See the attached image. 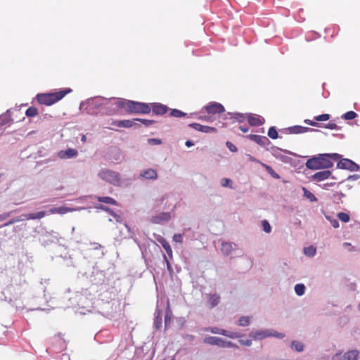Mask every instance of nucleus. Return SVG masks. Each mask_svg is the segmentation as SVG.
<instances>
[{"label": "nucleus", "instance_id": "ea45409f", "mask_svg": "<svg viewBox=\"0 0 360 360\" xmlns=\"http://www.w3.org/2000/svg\"><path fill=\"white\" fill-rule=\"evenodd\" d=\"M263 166L266 169V170L268 172L269 174H271L274 178L278 179L279 176L278 174L275 172V171L269 165L263 164Z\"/></svg>", "mask_w": 360, "mask_h": 360}, {"label": "nucleus", "instance_id": "c9c22d12", "mask_svg": "<svg viewBox=\"0 0 360 360\" xmlns=\"http://www.w3.org/2000/svg\"><path fill=\"white\" fill-rule=\"evenodd\" d=\"M357 114L354 111H348L342 115V118L345 120H353L356 118Z\"/></svg>", "mask_w": 360, "mask_h": 360}, {"label": "nucleus", "instance_id": "338daca9", "mask_svg": "<svg viewBox=\"0 0 360 360\" xmlns=\"http://www.w3.org/2000/svg\"><path fill=\"white\" fill-rule=\"evenodd\" d=\"M343 245L345 247V248H349L351 246V244L349 243H344Z\"/></svg>", "mask_w": 360, "mask_h": 360}, {"label": "nucleus", "instance_id": "3c124183", "mask_svg": "<svg viewBox=\"0 0 360 360\" xmlns=\"http://www.w3.org/2000/svg\"><path fill=\"white\" fill-rule=\"evenodd\" d=\"M170 217V215L169 213H162L161 214V217H157L155 219H164V220H168Z\"/></svg>", "mask_w": 360, "mask_h": 360}, {"label": "nucleus", "instance_id": "bf43d9fd", "mask_svg": "<svg viewBox=\"0 0 360 360\" xmlns=\"http://www.w3.org/2000/svg\"><path fill=\"white\" fill-rule=\"evenodd\" d=\"M164 257H165V260H166V262H167V269H168L169 271H171V272H172V266H171L170 263H169V261L167 260V257H166V256H165V255L164 256Z\"/></svg>", "mask_w": 360, "mask_h": 360}, {"label": "nucleus", "instance_id": "2f4dec72", "mask_svg": "<svg viewBox=\"0 0 360 360\" xmlns=\"http://www.w3.org/2000/svg\"><path fill=\"white\" fill-rule=\"evenodd\" d=\"M65 155H60L61 158H70L75 156L77 154V151L75 149L69 148L64 152Z\"/></svg>", "mask_w": 360, "mask_h": 360}, {"label": "nucleus", "instance_id": "0e129e2a", "mask_svg": "<svg viewBox=\"0 0 360 360\" xmlns=\"http://www.w3.org/2000/svg\"><path fill=\"white\" fill-rule=\"evenodd\" d=\"M113 215H114V217H115V219H116L117 221H119V222H120V221H121L120 220V216L117 215V214H115V213L113 214Z\"/></svg>", "mask_w": 360, "mask_h": 360}, {"label": "nucleus", "instance_id": "dca6fc26", "mask_svg": "<svg viewBox=\"0 0 360 360\" xmlns=\"http://www.w3.org/2000/svg\"><path fill=\"white\" fill-rule=\"evenodd\" d=\"M140 175L141 177L148 180H155L158 178L156 170L150 168L142 171Z\"/></svg>", "mask_w": 360, "mask_h": 360}, {"label": "nucleus", "instance_id": "13d9d810", "mask_svg": "<svg viewBox=\"0 0 360 360\" xmlns=\"http://www.w3.org/2000/svg\"><path fill=\"white\" fill-rule=\"evenodd\" d=\"M239 129L244 133H246L249 131V128L246 126H240Z\"/></svg>", "mask_w": 360, "mask_h": 360}, {"label": "nucleus", "instance_id": "393cba45", "mask_svg": "<svg viewBox=\"0 0 360 360\" xmlns=\"http://www.w3.org/2000/svg\"><path fill=\"white\" fill-rule=\"evenodd\" d=\"M159 242L161 243L162 248L165 250V251L167 252V255H169L170 257H172V250L171 246L169 244V243L165 239H164V238H162V240H159Z\"/></svg>", "mask_w": 360, "mask_h": 360}, {"label": "nucleus", "instance_id": "6ab92c4d", "mask_svg": "<svg viewBox=\"0 0 360 360\" xmlns=\"http://www.w3.org/2000/svg\"><path fill=\"white\" fill-rule=\"evenodd\" d=\"M288 131L290 134H302L307 131H315L314 129L302 127V126H293L288 128Z\"/></svg>", "mask_w": 360, "mask_h": 360}, {"label": "nucleus", "instance_id": "7ed1b4c3", "mask_svg": "<svg viewBox=\"0 0 360 360\" xmlns=\"http://www.w3.org/2000/svg\"><path fill=\"white\" fill-rule=\"evenodd\" d=\"M71 91L70 89H65L55 93L39 94L37 96V100L40 104L51 105L61 100L66 94Z\"/></svg>", "mask_w": 360, "mask_h": 360}, {"label": "nucleus", "instance_id": "4d7b16f0", "mask_svg": "<svg viewBox=\"0 0 360 360\" xmlns=\"http://www.w3.org/2000/svg\"><path fill=\"white\" fill-rule=\"evenodd\" d=\"M331 224L335 229L339 227V222L336 219H334L333 221H332Z\"/></svg>", "mask_w": 360, "mask_h": 360}, {"label": "nucleus", "instance_id": "bb28decb", "mask_svg": "<svg viewBox=\"0 0 360 360\" xmlns=\"http://www.w3.org/2000/svg\"><path fill=\"white\" fill-rule=\"evenodd\" d=\"M221 250L224 255H229L232 250L231 244L229 243H223L221 244Z\"/></svg>", "mask_w": 360, "mask_h": 360}, {"label": "nucleus", "instance_id": "864d4df0", "mask_svg": "<svg viewBox=\"0 0 360 360\" xmlns=\"http://www.w3.org/2000/svg\"><path fill=\"white\" fill-rule=\"evenodd\" d=\"M170 321H171V317L169 316V315L168 314H166L165 317V327L169 324L170 323Z\"/></svg>", "mask_w": 360, "mask_h": 360}, {"label": "nucleus", "instance_id": "603ef678", "mask_svg": "<svg viewBox=\"0 0 360 360\" xmlns=\"http://www.w3.org/2000/svg\"><path fill=\"white\" fill-rule=\"evenodd\" d=\"M271 336H274V337L278 338H283L285 337V334L277 333V332H274V333H271Z\"/></svg>", "mask_w": 360, "mask_h": 360}, {"label": "nucleus", "instance_id": "8fccbe9b", "mask_svg": "<svg viewBox=\"0 0 360 360\" xmlns=\"http://www.w3.org/2000/svg\"><path fill=\"white\" fill-rule=\"evenodd\" d=\"M12 212H5L2 214H0V222L2 221L6 220L7 218H8L11 215Z\"/></svg>", "mask_w": 360, "mask_h": 360}, {"label": "nucleus", "instance_id": "680f3d73", "mask_svg": "<svg viewBox=\"0 0 360 360\" xmlns=\"http://www.w3.org/2000/svg\"><path fill=\"white\" fill-rule=\"evenodd\" d=\"M150 142H153L154 143H156V144H160L161 143L160 140L159 139H151L150 140Z\"/></svg>", "mask_w": 360, "mask_h": 360}, {"label": "nucleus", "instance_id": "72a5a7b5", "mask_svg": "<svg viewBox=\"0 0 360 360\" xmlns=\"http://www.w3.org/2000/svg\"><path fill=\"white\" fill-rule=\"evenodd\" d=\"M23 220H25V217H23V215L19 216V217H17L11 219L10 221H8V222L5 223L4 226H7L11 225V224H13L14 223L19 222V221H23Z\"/></svg>", "mask_w": 360, "mask_h": 360}, {"label": "nucleus", "instance_id": "052dcab7", "mask_svg": "<svg viewBox=\"0 0 360 360\" xmlns=\"http://www.w3.org/2000/svg\"><path fill=\"white\" fill-rule=\"evenodd\" d=\"M200 119L205 120V121H210V117L208 115H204V116H200Z\"/></svg>", "mask_w": 360, "mask_h": 360}, {"label": "nucleus", "instance_id": "6e6552de", "mask_svg": "<svg viewBox=\"0 0 360 360\" xmlns=\"http://www.w3.org/2000/svg\"><path fill=\"white\" fill-rule=\"evenodd\" d=\"M206 331H210V333H212L213 334L222 335L229 337L230 338H238L241 337V335H240L237 333L229 332L228 330H226L224 329H221L217 327L208 328L206 329Z\"/></svg>", "mask_w": 360, "mask_h": 360}, {"label": "nucleus", "instance_id": "f257e3e1", "mask_svg": "<svg viewBox=\"0 0 360 360\" xmlns=\"http://www.w3.org/2000/svg\"><path fill=\"white\" fill-rule=\"evenodd\" d=\"M341 158L338 153H323L309 158L306 167L311 169H328L333 166V161H338Z\"/></svg>", "mask_w": 360, "mask_h": 360}, {"label": "nucleus", "instance_id": "f8f14e48", "mask_svg": "<svg viewBox=\"0 0 360 360\" xmlns=\"http://www.w3.org/2000/svg\"><path fill=\"white\" fill-rule=\"evenodd\" d=\"M188 127L195 129L196 131L203 132V133H212V132H217V130L216 128L205 125H202L198 123H191L188 124Z\"/></svg>", "mask_w": 360, "mask_h": 360}, {"label": "nucleus", "instance_id": "49530a36", "mask_svg": "<svg viewBox=\"0 0 360 360\" xmlns=\"http://www.w3.org/2000/svg\"><path fill=\"white\" fill-rule=\"evenodd\" d=\"M231 183V180L229 179H227V178H224L221 181V184L224 187H228V186L231 187V186H230Z\"/></svg>", "mask_w": 360, "mask_h": 360}, {"label": "nucleus", "instance_id": "5fc2aeb1", "mask_svg": "<svg viewBox=\"0 0 360 360\" xmlns=\"http://www.w3.org/2000/svg\"><path fill=\"white\" fill-rule=\"evenodd\" d=\"M240 342L244 345H246V346H250L252 345V341L250 340H240Z\"/></svg>", "mask_w": 360, "mask_h": 360}, {"label": "nucleus", "instance_id": "69168bd1", "mask_svg": "<svg viewBox=\"0 0 360 360\" xmlns=\"http://www.w3.org/2000/svg\"><path fill=\"white\" fill-rule=\"evenodd\" d=\"M81 141L83 142V143H85L86 141V137L85 135H83L82 136V139H81Z\"/></svg>", "mask_w": 360, "mask_h": 360}, {"label": "nucleus", "instance_id": "79ce46f5", "mask_svg": "<svg viewBox=\"0 0 360 360\" xmlns=\"http://www.w3.org/2000/svg\"><path fill=\"white\" fill-rule=\"evenodd\" d=\"M137 121L141 122L146 127H149L155 122L154 120L146 119H137Z\"/></svg>", "mask_w": 360, "mask_h": 360}, {"label": "nucleus", "instance_id": "4c0bfd02", "mask_svg": "<svg viewBox=\"0 0 360 360\" xmlns=\"http://www.w3.org/2000/svg\"><path fill=\"white\" fill-rule=\"evenodd\" d=\"M170 115L175 117H181L186 115V113L178 109H172L170 112Z\"/></svg>", "mask_w": 360, "mask_h": 360}, {"label": "nucleus", "instance_id": "a19ab883", "mask_svg": "<svg viewBox=\"0 0 360 360\" xmlns=\"http://www.w3.org/2000/svg\"><path fill=\"white\" fill-rule=\"evenodd\" d=\"M262 225L264 231H265L266 233L271 232V226L267 220L264 219V220L262 221Z\"/></svg>", "mask_w": 360, "mask_h": 360}, {"label": "nucleus", "instance_id": "de8ad7c7", "mask_svg": "<svg viewBox=\"0 0 360 360\" xmlns=\"http://www.w3.org/2000/svg\"><path fill=\"white\" fill-rule=\"evenodd\" d=\"M304 122L306 124L313 126V127H320V124L319 122H317L316 121L315 122V121H312V120L307 119V120H304Z\"/></svg>", "mask_w": 360, "mask_h": 360}, {"label": "nucleus", "instance_id": "20e7f679", "mask_svg": "<svg viewBox=\"0 0 360 360\" xmlns=\"http://www.w3.org/2000/svg\"><path fill=\"white\" fill-rule=\"evenodd\" d=\"M98 176L115 186H120L122 183L120 174L117 172L108 169H101L98 173Z\"/></svg>", "mask_w": 360, "mask_h": 360}, {"label": "nucleus", "instance_id": "2eb2a0df", "mask_svg": "<svg viewBox=\"0 0 360 360\" xmlns=\"http://www.w3.org/2000/svg\"><path fill=\"white\" fill-rule=\"evenodd\" d=\"M330 175L331 172L330 170H323L315 173L313 176H311V179L316 181H321L328 179Z\"/></svg>", "mask_w": 360, "mask_h": 360}, {"label": "nucleus", "instance_id": "5701e85b", "mask_svg": "<svg viewBox=\"0 0 360 360\" xmlns=\"http://www.w3.org/2000/svg\"><path fill=\"white\" fill-rule=\"evenodd\" d=\"M154 326L157 329H159L162 326V311L158 309L155 313Z\"/></svg>", "mask_w": 360, "mask_h": 360}, {"label": "nucleus", "instance_id": "a878e982", "mask_svg": "<svg viewBox=\"0 0 360 360\" xmlns=\"http://www.w3.org/2000/svg\"><path fill=\"white\" fill-rule=\"evenodd\" d=\"M302 191L304 192V196L309 199L310 202H316L317 198L316 197L309 191H308L306 188L302 187Z\"/></svg>", "mask_w": 360, "mask_h": 360}, {"label": "nucleus", "instance_id": "9d476101", "mask_svg": "<svg viewBox=\"0 0 360 360\" xmlns=\"http://www.w3.org/2000/svg\"><path fill=\"white\" fill-rule=\"evenodd\" d=\"M110 101L107 99H104L102 98H95L89 101L88 105L89 108H103V106H106L109 104Z\"/></svg>", "mask_w": 360, "mask_h": 360}, {"label": "nucleus", "instance_id": "423d86ee", "mask_svg": "<svg viewBox=\"0 0 360 360\" xmlns=\"http://www.w3.org/2000/svg\"><path fill=\"white\" fill-rule=\"evenodd\" d=\"M337 166L338 168L348 169L351 172H356L359 169V166L356 163L347 158L340 160Z\"/></svg>", "mask_w": 360, "mask_h": 360}, {"label": "nucleus", "instance_id": "0eeeda50", "mask_svg": "<svg viewBox=\"0 0 360 360\" xmlns=\"http://www.w3.org/2000/svg\"><path fill=\"white\" fill-rule=\"evenodd\" d=\"M205 110L211 115L220 114L225 111L224 107L219 103L210 102L204 107Z\"/></svg>", "mask_w": 360, "mask_h": 360}, {"label": "nucleus", "instance_id": "7c9ffc66", "mask_svg": "<svg viewBox=\"0 0 360 360\" xmlns=\"http://www.w3.org/2000/svg\"><path fill=\"white\" fill-rule=\"evenodd\" d=\"M295 291L296 294L299 296L304 295V291H305L304 285L302 284V283L295 285Z\"/></svg>", "mask_w": 360, "mask_h": 360}, {"label": "nucleus", "instance_id": "a18cd8bd", "mask_svg": "<svg viewBox=\"0 0 360 360\" xmlns=\"http://www.w3.org/2000/svg\"><path fill=\"white\" fill-rule=\"evenodd\" d=\"M226 145L231 152H236L238 150L237 147L230 141H227Z\"/></svg>", "mask_w": 360, "mask_h": 360}, {"label": "nucleus", "instance_id": "39448f33", "mask_svg": "<svg viewBox=\"0 0 360 360\" xmlns=\"http://www.w3.org/2000/svg\"><path fill=\"white\" fill-rule=\"evenodd\" d=\"M203 342L210 345H217L219 347H235L238 346L231 341H226L224 339L216 336H208L204 338Z\"/></svg>", "mask_w": 360, "mask_h": 360}, {"label": "nucleus", "instance_id": "6e6d98bb", "mask_svg": "<svg viewBox=\"0 0 360 360\" xmlns=\"http://www.w3.org/2000/svg\"><path fill=\"white\" fill-rule=\"evenodd\" d=\"M184 338L188 340H189V341H193V340H194L195 337L193 335L187 334V335H185Z\"/></svg>", "mask_w": 360, "mask_h": 360}, {"label": "nucleus", "instance_id": "37998d69", "mask_svg": "<svg viewBox=\"0 0 360 360\" xmlns=\"http://www.w3.org/2000/svg\"><path fill=\"white\" fill-rule=\"evenodd\" d=\"M232 117L239 122H243L245 119V115L241 113H235Z\"/></svg>", "mask_w": 360, "mask_h": 360}, {"label": "nucleus", "instance_id": "58836bf2", "mask_svg": "<svg viewBox=\"0 0 360 360\" xmlns=\"http://www.w3.org/2000/svg\"><path fill=\"white\" fill-rule=\"evenodd\" d=\"M330 116L329 114H322L314 117V120L318 122L327 121L330 119Z\"/></svg>", "mask_w": 360, "mask_h": 360}, {"label": "nucleus", "instance_id": "e2e57ef3", "mask_svg": "<svg viewBox=\"0 0 360 360\" xmlns=\"http://www.w3.org/2000/svg\"><path fill=\"white\" fill-rule=\"evenodd\" d=\"M185 144L187 147H191L193 146V143L190 140L186 141Z\"/></svg>", "mask_w": 360, "mask_h": 360}, {"label": "nucleus", "instance_id": "4be33fe9", "mask_svg": "<svg viewBox=\"0 0 360 360\" xmlns=\"http://www.w3.org/2000/svg\"><path fill=\"white\" fill-rule=\"evenodd\" d=\"M359 356V352L356 350H352L345 353L343 356L344 360H356Z\"/></svg>", "mask_w": 360, "mask_h": 360}, {"label": "nucleus", "instance_id": "aec40b11", "mask_svg": "<svg viewBox=\"0 0 360 360\" xmlns=\"http://www.w3.org/2000/svg\"><path fill=\"white\" fill-rule=\"evenodd\" d=\"M271 333L269 330H261V331H256V332H252L250 333V337L254 338V339H259L262 340L263 338L271 337Z\"/></svg>", "mask_w": 360, "mask_h": 360}, {"label": "nucleus", "instance_id": "4468645a", "mask_svg": "<svg viewBox=\"0 0 360 360\" xmlns=\"http://www.w3.org/2000/svg\"><path fill=\"white\" fill-rule=\"evenodd\" d=\"M246 137L262 146H265L266 143L269 142V139L267 137L262 136L260 135L249 134Z\"/></svg>", "mask_w": 360, "mask_h": 360}, {"label": "nucleus", "instance_id": "c85d7f7f", "mask_svg": "<svg viewBox=\"0 0 360 360\" xmlns=\"http://www.w3.org/2000/svg\"><path fill=\"white\" fill-rule=\"evenodd\" d=\"M291 347L297 352H302L304 349V345L298 341H292Z\"/></svg>", "mask_w": 360, "mask_h": 360}, {"label": "nucleus", "instance_id": "774afa93", "mask_svg": "<svg viewBox=\"0 0 360 360\" xmlns=\"http://www.w3.org/2000/svg\"><path fill=\"white\" fill-rule=\"evenodd\" d=\"M334 184L335 183L326 184H325V186H333V185H334Z\"/></svg>", "mask_w": 360, "mask_h": 360}, {"label": "nucleus", "instance_id": "473e14b6", "mask_svg": "<svg viewBox=\"0 0 360 360\" xmlns=\"http://www.w3.org/2000/svg\"><path fill=\"white\" fill-rule=\"evenodd\" d=\"M316 250L313 246H309V247H307V248H304V254L307 256H309V257L314 256L315 254H316Z\"/></svg>", "mask_w": 360, "mask_h": 360}, {"label": "nucleus", "instance_id": "f704fd0d", "mask_svg": "<svg viewBox=\"0 0 360 360\" xmlns=\"http://www.w3.org/2000/svg\"><path fill=\"white\" fill-rule=\"evenodd\" d=\"M338 219L345 222V223H347L349 221L350 219V217H349V215L347 214V213H345V212H340L338 214Z\"/></svg>", "mask_w": 360, "mask_h": 360}, {"label": "nucleus", "instance_id": "1a4fd4ad", "mask_svg": "<svg viewBox=\"0 0 360 360\" xmlns=\"http://www.w3.org/2000/svg\"><path fill=\"white\" fill-rule=\"evenodd\" d=\"M137 119L134 120H116L112 122V125H115L118 127H124V128H130L132 127H139L140 125L136 123Z\"/></svg>", "mask_w": 360, "mask_h": 360}, {"label": "nucleus", "instance_id": "b1692460", "mask_svg": "<svg viewBox=\"0 0 360 360\" xmlns=\"http://www.w3.org/2000/svg\"><path fill=\"white\" fill-rule=\"evenodd\" d=\"M96 198H97V200L101 202H104V203L110 204V205H116L117 204V202L114 198L108 197V196L97 197Z\"/></svg>", "mask_w": 360, "mask_h": 360}, {"label": "nucleus", "instance_id": "09e8293b", "mask_svg": "<svg viewBox=\"0 0 360 360\" xmlns=\"http://www.w3.org/2000/svg\"><path fill=\"white\" fill-rule=\"evenodd\" d=\"M174 241L181 243L183 241V236L181 234H174L173 236Z\"/></svg>", "mask_w": 360, "mask_h": 360}, {"label": "nucleus", "instance_id": "f03ea898", "mask_svg": "<svg viewBox=\"0 0 360 360\" xmlns=\"http://www.w3.org/2000/svg\"><path fill=\"white\" fill-rule=\"evenodd\" d=\"M115 104L129 114H149L151 108L149 104L126 99H119Z\"/></svg>", "mask_w": 360, "mask_h": 360}, {"label": "nucleus", "instance_id": "a211bd4d", "mask_svg": "<svg viewBox=\"0 0 360 360\" xmlns=\"http://www.w3.org/2000/svg\"><path fill=\"white\" fill-rule=\"evenodd\" d=\"M74 210H75V209L70 208V207H68L65 206H62V207H59L51 208L48 212L50 214H64L68 212H73Z\"/></svg>", "mask_w": 360, "mask_h": 360}, {"label": "nucleus", "instance_id": "cd10ccee", "mask_svg": "<svg viewBox=\"0 0 360 360\" xmlns=\"http://www.w3.org/2000/svg\"><path fill=\"white\" fill-rule=\"evenodd\" d=\"M25 115L30 117H35L38 115V110L35 107L31 106L27 109Z\"/></svg>", "mask_w": 360, "mask_h": 360}, {"label": "nucleus", "instance_id": "e433bc0d", "mask_svg": "<svg viewBox=\"0 0 360 360\" xmlns=\"http://www.w3.org/2000/svg\"><path fill=\"white\" fill-rule=\"evenodd\" d=\"M268 136L272 139H276L278 138V132L274 127H271L269 129Z\"/></svg>", "mask_w": 360, "mask_h": 360}, {"label": "nucleus", "instance_id": "ddd939ff", "mask_svg": "<svg viewBox=\"0 0 360 360\" xmlns=\"http://www.w3.org/2000/svg\"><path fill=\"white\" fill-rule=\"evenodd\" d=\"M248 123L251 126H260L264 122V119L259 115L250 114L247 117Z\"/></svg>", "mask_w": 360, "mask_h": 360}, {"label": "nucleus", "instance_id": "c03bdc74", "mask_svg": "<svg viewBox=\"0 0 360 360\" xmlns=\"http://www.w3.org/2000/svg\"><path fill=\"white\" fill-rule=\"evenodd\" d=\"M325 128L328 129H339L338 126L335 122H329L324 126Z\"/></svg>", "mask_w": 360, "mask_h": 360}, {"label": "nucleus", "instance_id": "9b49d317", "mask_svg": "<svg viewBox=\"0 0 360 360\" xmlns=\"http://www.w3.org/2000/svg\"><path fill=\"white\" fill-rule=\"evenodd\" d=\"M153 112L157 115H162L168 111V107L160 103L149 104Z\"/></svg>", "mask_w": 360, "mask_h": 360}, {"label": "nucleus", "instance_id": "412c9836", "mask_svg": "<svg viewBox=\"0 0 360 360\" xmlns=\"http://www.w3.org/2000/svg\"><path fill=\"white\" fill-rule=\"evenodd\" d=\"M46 214V212L45 211H40L36 213H30V214H23V217H25V220L29 219H40L43 217H44Z\"/></svg>", "mask_w": 360, "mask_h": 360}, {"label": "nucleus", "instance_id": "c756f323", "mask_svg": "<svg viewBox=\"0 0 360 360\" xmlns=\"http://www.w3.org/2000/svg\"><path fill=\"white\" fill-rule=\"evenodd\" d=\"M250 323V316H241L238 319V325L240 326H247Z\"/></svg>", "mask_w": 360, "mask_h": 360}, {"label": "nucleus", "instance_id": "f3484780", "mask_svg": "<svg viewBox=\"0 0 360 360\" xmlns=\"http://www.w3.org/2000/svg\"><path fill=\"white\" fill-rule=\"evenodd\" d=\"M207 303L210 308H214L220 302V296L217 293L207 295Z\"/></svg>", "mask_w": 360, "mask_h": 360}]
</instances>
